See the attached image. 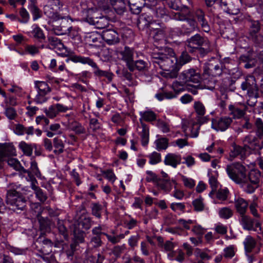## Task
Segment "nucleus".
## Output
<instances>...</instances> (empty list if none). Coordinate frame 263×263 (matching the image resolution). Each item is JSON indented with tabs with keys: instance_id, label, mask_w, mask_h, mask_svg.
<instances>
[{
	"instance_id": "nucleus-1",
	"label": "nucleus",
	"mask_w": 263,
	"mask_h": 263,
	"mask_svg": "<svg viewBox=\"0 0 263 263\" xmlns=\"http://www.w3.org/2000/svg\"><path fill=\"white\" fill-rule=\"evenodd\" d=\"M188 5L182 6V34L189 35L198 28V24L194 18L192 6L189 0Z\"/></svg>"
},
{
	"instance_id": "nucleus-2",
	"label": "nucleus",
	"mask_w": 263,
	"mask_h": 263,
	"mask_svg": "<svg viewBox=\"0 0 263 263\" xmlns=\"http://www.w3.org/2000/svg\"><path fill=\"white\" fill-rule=\"evenodd\" d=\"M82 8V12L85 21L89 24L94 25L98 29H104L109 25V20L103 16H101L97 9H86V5Z\"/></svg>"
},
{
	"instance_id": "nucleus-3",
	"label": "nucleus",
	"mask_w": 263,
	"mask_h": 263,
	"mask_svg": "<svg viewBox=\"0 0 263 263\" xmlns=\"http://www.w3.org/2000/svg\"><path fill=\"white\" fill-rule=\"evenodd\" d=\"M261 177H263V172L256 169L252 170L248 175H246V180H243L241 187L246 193L252 194L259 187Z\"/></svg>"
},
{
	"instance_id": "nucleus-4",
	"label": "nucleus",
	"mask_w": 263,
	"mask_h": 263,
	"mask_svg": "<svg viewBox=\"0 0 263 263\" xmlns=\"http://www.w3.org/2000/svg\"><path fill=\"white\" fill-rule=\"evenodd\" d=\"M240 87L243 91H246L248 96L251 99L247 101V103L250 106H254L256 102V99L258 97V90L255 77L253 76H249L246 77L245 80L241 84Z\"/></svg>"
},
{
	"instance_id": "nucleus-5",
	"label": "nucleus",
	"mask_w": 263,
	"mask_h": 263,
	"mask_svg": "<svg viewBox=\"0 0 263 263\" xmlns=\"http://www.w3.org/2000/svg\"><path fill=\"white\" fill-rule=\"evenodd\" d=\"M6 202L10 208L17 213L23 211L26 206V200L21 193L14 190L7 191Z\"/></svg>"
},
{
	"instance_id": "nucleus-6",
	"label": "nucleus",
	"mask_w": 263,
	"mask_h": 263,
	"mask_svg": "<svg viewBox=\"0 0 263 263\" xmlns=\"http://www.w3.org/2000/svg\"><path fill=\"white\" fill-rule=\"evenodd\" d=\"M226 171L229 177L241 186L243 180H246L247 169L239 162L227 165Z\"/></svg>"
},
{
	"instance_id": "nucleus-7",
	"label": "nucleus",
	"mask_w": 263,
	"mask_h": 263,
	"mask_svg": "<svg viewBox=\"0 0 263 263\" xmlns=\"http://www.w3.org/2000/svg\"><path fill=\"white\" fill-rule=\"evenodd\" d=\"M69 60L74 63H81L83 64H88L94 69L95 75L98 77H105L109 81H111L112 74L107 71L100 69L97 64L93 60L89 57H85L81 55H73L70 57Z\"/></svg>"
},
{
	"instance_id": "nucleus-8",
	"label": "nucleus",
	"mask_w": 263,
	"mask_h": 263,
	"mask_svg": "<svg viewBox=\"0 0 263 263\" xmlns=\"http://www.w3.org/2000/svg\"><path fill=\"white\" fill-rule=\"evenodd\" d=\"M62 6L59 0H49L47 4L44 7V12L48 17L52 19L53 21H59V17L65 12L61 13L62 11L60 9Z\"/></svg>"
},
{
	"instance_id": "nucleus-9",
	"label": "nucleus",
	"mask_w": 263,
	"mask_h": 263,
	"mask_svg": "<svg viewBox=\"0 0 263 263\" xmlns=\"http://www.w3.org/2000/svg\"><path fill=\"white\" fill-rule=\"evenodd\" d=\"M65 13L59 17V21L61 20V23L59 25H53V31L56 35H61L70 32L71 27L70 26L69 20L70 17L68 14V11L66 7L64 9Z\"/></svg>"
},
{
	"instance_id": "nucleus-10",
	"label": "nucleus",
	"mask_w": 263,
	"mask_h": 263,
	"mask_svg": "<svg viewBox=\"0 0 263 263\" xmlns=\"http://www.w3.org/2000/svg\"><path fill=\"white\" fill-rule=\"evenodd\" d=\"M223 64L215 58H212L203 66V73L213 77L220 76L222 72Z\"/></svg>"
},
{
	"instance_id": "nucleus-11",
	"label": "nucleus",
	"mask_w": 263,
	"mask_h": 263,
	"mask_svg": "<svg viewBox=\"0 0 263 263\" xmlns=\"http://www.w3.org/2000/svg\"><path fill=\"white\" fill-rule=\"evenodd\" d=\"M207 39L201 36L199 34H196L185 41V50L190 52H194L203 44L207 43Z\"/></svg>"
},
{
	"instance_id": "nucleus-12",
	"label": "nucleus",
	"mask_w": 263,
	"mask_h": 263,
	"mask_svg": "<svg viewBox=\"0 0 263 263\" xmlns=\"http://www.w3.org/2000/svg\"><path fill=\"white\" fill-rule=\"evenodd\" d=\"M199 127L198 124L191 119H184L182 121V132L186 137H197Z\"/></svg>"
},
{
	"instance_id": "nucleus-13",
	"label": "nucleus",
	"mask_w": 263,
	"mask_h": 263,
	"mask_svg": "<svg viewBox=\"0 0 263 263\" xmlns=\"http://www.w3.org/2000/svg\"><path fill=\"white\" fill-rule=\"evenodd\" d=\"M240 222L245 230L256 232H258V230L261 231L260 222L246 215L240 216Z\"/></svg>"
},
{
	"instance_id": "nucleus-14",
	"label": "nucleus",
	"mask_w": 263,
	"mask_h": 263,
	"mask_svg": "<svg viewBox=\"0 0 263 263\" xmlns=\"http://www.w3.org/2000/svg\"><path fill=\"white\" fill-rule=\"evenodd\" d=\"M243 147L246 152L248 150L258 151L261 149L263 146L259 144L258 139L251 135L246 136L243 141Z\"/></svg>"
},
{
	"instance_id": "nucleus-15",
	"label": "nucleus",
	"mask_w": 263,
	"mask_h": 263,
	"mask_svg": "<svg viewBox=\"0 0 263 263\" xmlns=\"http://www.w3.org/2000/svg\"><path fill=\"white\" fill-rule=\"evenodd\" d=\"M128 68L130 71L137 70L141 74L146 75L148 72L149 66L146 61L143 60H134L131 64L128 66Z\"/></svg>"
},
{
	"instance_id": "nucleus-16",
	"label": "nucleus",
	"mask_w": 263,
	"mask_h": 263,
	"mask_svg": "<svg viewBox=\"0 0 263 263\" xmlns=\"http://www.w3.org/2000/svg\"><path fill=\"white\" fill-rule=\"evenodd\" d=\"M172 88L175 92L174 94L172 92L158 93L155 95V97L160 101L164 99H171L176 98L181 91V83L177 81L173 82L172 84Z\"/></svg>"
},
{
	"instance_id": "nucleus-17",
	"label": "nucleus",
	"mask_w": 263,
	"mask_h": 263,
	"mask_svg": "<svg viewBox=\"0 0 263 263\" xmlns=\"http://www.w3.org/2000/svg\"><path fill=\"white\" fill-rule=\"evenodd\" d=\"M182 80H183L184 82L187 83L188 85L195 87V86L190 83H198L200 80V75L195 71V69H190L184 70L183 72H182Z\"/></svg>"
},
{
	"instance_id": "nucleus-18",
	"label": "nucleus",
	"mask_w": 263,
	"mask_h": 263,
	"mask_svg": "<svg viewBox=\"0 0 263 263\" xmlns=\"http://www.w3.org/2000/svg\"><path fill=\"white\" fill-rule=\"evenodd\" d=\"M153 58V62L158 64L164 70H167L166 67L171 63L174 62V60L163 53H154Z\"/></svg>"
},
{
	"instance_id": "nucleus-19",
	"label": "nucleus",
	"mask_w": 263,
	"mask_h": 263,
	"mask_svg": "<svg viewBox=\"0 0 263 263\" xmlns=\"http://www.w3.org/2000/svg\"><path fill=\"white\" fill-rule=\"evenodd\" d=\"M102 39L109 45H116L119 43L120 38L118 33L114 30H106L103 31Z\"/></svg>"
},
{
	"instance_id": "nucleus-20",
	"label": "nucleus",
	"mask_w": 263,
	"mask_h": 263,
	"mask_svg": "<svg viewBox=\"0 0 263 263\" xmlns=\"http://www.w3.org/2000/svg\"><path fill=\"white\" fill-rule=\"evenodd\" d=\"M220 6L221 8L228 13L232 15L239 14V9L236 4L232 0H220Z\"/></svg>"
},
{
	"instance_id": "nucleus-21",
	"label": "nucleus",
	"mask_w": 263,
	"mask_h": 263,
	"mask_svg": "<svg viewBox=\"0 0 263 263\" xmlns=\"http://www.w3.org/2000/svg\"><path fill=\"white\" fill-rule=\"evenodd\" d=\"M232 120L230 117H224L213 121L212 127L216 130L224 131L231 125Z\"/></svg>"
},
{
	"instance_id": "nucleus-22",
	"label": "nucleus",
	"mask_w": 263,
	"mask_h": 263,
	"mask_svg": "<svg viewBox=\"0 0 263 263\" xmlns=\"http://www.w3.org/2000/svg\"><path fill=\"white\" fill-rule=\"evenodd\" d=\"M250 35L252 40L256 43H259L262 40V37L258 35L260 29V25L258 21H251L250 22Z\"/></svg>"
},
{
	"instance_id": "nucleus-23",
	"label": "nucleus",
	"mask_w": 263,
	"mask_h": 263,
	"mask_svg": "<svg viewBox=\"0 0 263 263\" xmlns=\"http://www.w3.org/2000/svg\"><path fill=\"white\" fill-rule=\"evenodd\" d=\"M119 54L121 57V59L126 63V65L128 68L134 61V50L125 46L123 50L119 52Z\"/></svg>"
},
{
	"instance_id": "nucleus-24",
	"label": "nucleus",
	"mask_w": 263,
	"mask_h": 263,
	"mask_svg": "<svg viewBox=\"0 0 263 263\" xmlns=\"http://www.w3.org/2000/svg\"><path fill=\"white\" fill-rule=\"evenodd\" d=\"M15 155V149L13 146L0 145V168L2 167V162L5 160L6 157Z\"/></svg>"
},
{
	"instance_id": "nucleus-25",
	"label": "nucleus",
	"mask_w": 263,
	"mask_h": 263,
	"mask_svg": "<svg viewBox=\"0 0 263 263\" xmlns=\"http://www.w3.org/2000/svg\"><path fill=\"white\" fill-rule=\"evenodd\" d=\"M240 63H243V66L247 69L255 66L257 60L255 53H248L240 57Z\"/></svg>"
},
{
	"instance_id": "nucleus-26",
	"label": "nucleus",
	"mask_w": 263,
	"mask_h": 263,
	"mask_svg": "<svg viewBox=\"0 0 263 263\" xmlns=\"http://www.w3.org/2000/svg\"><path fill=\"white\" fill-rule=\"evenodd\" d=\"M229 114L233 116L234 119H240L244 116L247 109V106L243 105L240 107L236 105H230L229 106Z\"/></svg>"
},
{
	"instance_id": "nucleus-27",
	"label": "nucleus",
	"mask_w": 263,
	"mask_h": 263,
	"mask_svg": "<svg viewBox=\"0 0 263 263\" xmlns=\"http://www.w3.org/2000/svg\"><path fill=\"white\" fill-rule=\"evenodd\" d=\"M35 245L38 248L39 251L43 255H47L51 252V250H47L46 249V248H51L52 243L51 241L48 239L40 238V240L38 239L35 242Z\"/></svg>"
},
{
	"instance_id": "nucleus-28",
	"label": "nucleus",
	"mask_w": 263,
	"mask_h": 263,
	"mask_svg": "<svg viewBox=\"0 0 263 263\" xmlns=\"http://www.w3.org/2000/svg\"><path fill=\"white\" fill-rule=\"evenodd\" d=\"M181 157L179 154L168 153L164 157L163 162L166 165H170L174 168L180 164Z\"/></svg>"
},
{
	"instance_id": "nucleus-29",
	"label": "nucleus",
	"mask_w": 263,
	"mask_h": 263,
	"mask_svg": "<svg viewBox=\"0 0 263 263\" xmlns=\"http://www.w3.org/2000/svg\"><path fill=\"white\" fill-rule=\"evenodd\" d=\"M154 21L153 20L152 16L147 13L142 14L139 17L137 25L139 29H144L149 27L150 25L153 24Z\"/></svg>"
},
{
	"instance_id": "nucleus-30",
	"label": "nucleus",
	"mask_w": 263,
	"mask_h": 263,
	"mask_svg": "<svg viewBox=\"0 0 263 263\" xmlns=\"http://www.w3.org/2000/svg\"><path fill=\"white\" fill-rule=\"evenodd\" d=\"M248 205V202L242 198L239 197L235 199L234 206L237 212L240 215V216L245 215Z\"/></svg>"
},
{
	"instance_id": "nucleus-31",
	"label": "nucleus",
	"mask_w": 263,
	"mask_h": 263,
	"mask_svg": "<svg viewBox=\"0 0 263 263\" xmlns=\"http://www.w3.org/2000/svg\"><path fill=\"white\" fill-rule=\"evenodd\" d=\"M196 16L202 29L205 32H209L210 31V27L205 18L204 12L202 10L198 9L196 12Z\"/></svg>"
},
{
	"instance_id": "nucleus-32",
	"label": "nucleus",
	"mask_w": 263,
	"mask_h": 263,
	"mask_svg": "<svg viewBox=\"0 0 263 263\" xmlns=\"http://www.w3.org/2000/svg\"><path fill=\"white\" fill-rule=\"evenodd\" d=\"M32 30L28 32L27 34L30 36H32L37 39L39 42L45 39V35L43 30L36 24H34L32 27Z\"/></svg>"
},
{
	"instance_id": "nucleus-33",
	"label": "nucleus",
	"mask_w": 263,
	"mask_h": 263,
	"mask_svg": "<svg viewBox=\"0 0 263 263\" xmlns=\"http://www.w3.org/2000/svg\"><path fill=\"white\" fill-rule=\"evenodd\" d=\"M173 181H171L170 179H161L160 178L157 181L156 186L165 193H169L174 187Z\"/></svg>"
},
{
	"instance_id": "nucleus-34",
	"label": "nucleus",
	"mask_w": 263,
	"mask_h": 263,
	"mask_svg": "<svg viewBox=\"0 0 263 263\" xmlns=\"http://www.w3.org/2000/svg\"><path fill=\"white\" fill-rule=\"evenodd\" d=\"M110 5L115 11L119 15H122L126 10V4L124 0H110Z\"/></svg>"
},
{
	"instance_id": "nucleus-35",
	"label": "nucleus",
	"mask_w": 263,
	"mask_h": 263,
	"mask_svg": "<svg viewBox=\"0 0 263 263\" xmlns=\"http://www.w3.org/2000/svg\"><path fill=\"white\" fill-rule=\"evenodd\" d=\"M246 151L244 147H241L239 145H234L232 146V149L230 152V157L231 158H235L240 156V159H244L246 157Z\"/></svg>"
},
{
	"instance_id": "nucleus-36",
	"label": "nucleus",
	"mask_w": 263,
	"mask_h": 263,
	"mask_svg": "<svg viewBox=\"0 0 263 263\" xmlns=\"http://www.w3.org/2000/svg\"><path fill=\"white\" fill-rule=\"evenodd\" d=\"M28 9L32 15L34 21L40 18L42 16V11L38 8L34 1H30Z\"/></svg>"
},
{
	"instance_id": "nucleus-37",
	"label": "nucleus",
	"mask_w": 263,
	"mask_h": 263,
	"mask_svg": "<svg viewBox=\"0 0 263 263\" xmlns=\"http://www.w3.org/2000/svg\"><path fill=\"white\" fill-rule=\"evenodd\" d=\"M78 223L80 228L88 230L91 227V220L87 215L82 214L78 218Z\"/></svg>"
},
{
	"instance_id": "nucleus-38",
	"label": "nucleus",
	"mask_w": 263,
	"mask_h": 263,
	"mask_svg": "<svg viewBox=\"0 0 263 263\" xmlns=\"http://www.w3.org/2000/svg\"><path fill=\"white\" fill-rule=\"evenodd\" d=\"M210 250L208 249L201 250L198 248H196L195 251V255L197 259L199 258V260H202L203 262H205L206 260H209L211 259L212 257L209 254Z\"/></svg>"
},
{
	"instance_id": "nucleus-39",
	"label": "nucleus",
	"mask_w": 263,
	"mask_h": 263,
	"mask_svg": "<svg viewBox=\"0 0 263 263\" xmlns=\"http://www.w3.org/2000/svg\"><path fill=\"white\" fill-rule=\"evenodd\" d=\"M8 164L13 167L14 170L18 171H22L24 173L29 174V170L25 169L20 164V162L15 158H8L7 159Z\"/></svg>"
},
{
	"instance_id": "nucleus-40",
	"label": "nucleus",
	"mask_w": 263,
	"mask_h": 263,
	"mask_svg": "<svg viewBox=\"0 0 263 263\" xmlns=\"http://www.w3.org/2000/svg\"><path fill=\"white\" fill-rule=\"evenodd\" d=\"M256 242L251 236H247L243 241L245 249L247 253H250L255 247Z\"/></svg>"
},
{
	"instance_id": "nucleus-41",
	"label": "nucleus",
	"mask_w": 263,
	"mask_h": 263,
	"mask_svg": "<svg viewBox=\"0 0 263 263\" xmlns=\"http://www.w3.org/2000/svg\"><path fill=\"white\" fill-rule=\"evenodd\" d=\"M53 146L55 149L53 153L55 155H60L63 153L64 149V143L63 141L58 137H55L53 140Z\"/></svg>"
},
{
	"instance_id": "nucleus-42",
	"label": "nucleus",
	"mask_w": 263,
	"mask_h": 263,
	"mask_svg": "<svg viewBox=\"0 0 263 263\" xmlns=\"http://www.w3.org/2000/svg\"><path fill=\"white\" fill-rule=\"evenodd\" d=\"M48 42L49 45L51 46L53 48H58L60 50L64 48V45L62 43L61 40L57 37L49 36Z\"/></svg>"
},
{
	"instance_id": "nucleus-43",
	"label": "nucleus",
	"mask_w": 263,
	"mask_h": 263,
	"mask_svg": "<svg viewBox=\"0 0 263 263\" xmlns=\"http://www.w3.org/2000/svg\"><path fill=\"white\" fill-rule=\"evenodd\" d=\"M91 213L95 217L100 218L101 217V213L104 210V206L99 203H92L91 204Z\"/></svg>"
},
{
	"instance_id": "nucleus-44",
	"label": "nucleus",
	"mask_w": 263,
	"mask_h": 263,
	"mask_svg": "<svg viewBox=\"0 0 263 263\" xmlns=\"http://www.w3.org/2000/svg\"><path fill=\"white\" fill-rule=\"evenodd\" d=\"M35 87L37 89V92L42 94H47L51 91L47 83L44 81H36Z\"/></svg>"
},
{
	"instance_id": "nucleus-45",
	"label": "nucleus",
	"mask_w": 263,
	"mask_h": 263,
	"mask_svg": "<svg viewBox=\"0 0 263 263\" xmlns=\"http://www.w3.org/2000/svg\"><path fill=\"white\" fill-rule=\"evenodd\" d=\"M142 130L140 133L141 143L143 146L147 145L149 141V129L146 124L142 123Z\"/></svg>"
},
{
	"instance_id": "nucleus-46",
	"label": "nucleus",
	"mask_w": 263,
	"mask_h": 263,
	"mask_svg": "<svg viewBox=\"0 0 263 263\" xmlns=\"http://www.w3.org/2000/svg\"><path fill=\"white\" fill-rule=\"evenodd\" d=\"M32 188L34 190L36 197L40 201L43 203L47 200V196L42 189L35 185H32Z\"/></svg>"
},
{
	"instance_id": "nucleus-47",
	"label": "nucleus",
	"mask_w": 263,
	"mask_h": 263,
	"mask_svg": "<svg viewBox=\"0 0 263 263\" xmlns=\"http://www.w3.org/2000/svg\"><path fill=\"white\" fill-rule=\"evenodd\" d=\"M208 175L209 176V182L212 188V191L209 193V196L212 198H214L215 192L218 187V182L217 178L213 175H211L209 173L208 174Z\"/></svg>"
},
{
	"instance_id": "nucleus-48",
	"label": "nucleus",
	"mask_w": 263,
	"mask_h": 263,
	"mask_svg": "<svg viewBox=\"0 0 263 263\" xmlns=\"http://www.w3.org/2000/svg\"><path fill=\"white\" fill-rule=\"evenodd\" d=\"M40 228L42 231L47 232L50 230V221L48 218H44L37 214Z\"/></svg>"
},
{
	"instance_id": "nucleus-49",
	"label": "nucleus",
	"mask_w": 263,
	"mask_h": 263,
	"mask_svg": "<svg viewBox=\"0 0 263 263\" xmlns=\"http://www.w3.org/2000/svg\"><path fill=\"white\" fill-rule=\"evenodd\" d=\"M140 115L143 120L147 122L153 121L156 120V115L152 110L140 111Z\"/></svg>"
},
{
	"instance_id": "nucleus-50",
	"label": "nucleus",
	"mask_w": 263,
	"mask_h": 263,
	"mask_svg": "<svg viewBox=\"0 0 263 263\" xmlns=\"http://www.w3.org/2000/svg\"><path fill=\"white\" fill-rule=\"evenodd\" d=\"M206 44H203L201 46L198 48L195 51H197L202 57L207 54L211 51V47L209 41L208 40Z\"/></svg>"
},
{
	"instance_id": "nucleus-51",
	"label": "nucleus",
	"mask_w": 263,
	"mask_h": 263,
	"mask_svg": "<svg viewBox=\"0 0 263 263\" xmlns=\"http://www.w3.org/2000/svg\"><path fill=\"white\" fill-rule=\"evenodd\" d=\"M57 227L59 231V233L63 235L65 239H67L68 236V231L64 223V221L60 219H58L57 222Z\"/></svg>"
},
{
	"instance_id": "nucleus-52",
	"label": "nucleus",
	"mask_w": 263,
	"mask_h": 263,
	"mask_svg": "<svg viewBox=\"0 0 263 263\" xmlns=\"http://www.w3.org/2000/svg\"><path fill=\"white\" fill-rule=\"evenodd\" d=\"M218 214L221 218L228 219L233 215V211L228 207H224L219 209Z\"/></svg>"
},
{
	"instance_id": "nucleus-53",
	"label": "nucleus",
	"mask_w": 263,
	"mask_h": 263,
	"mask_svg": "<svg viewBox=\"0 0 263 263\" xmlns=\"http://www.w3.org/2000/svg\"><path fill=\"white\" fill-rule=\"evenodd\" d=\"M147 157L149 159V163L152 165H155L161 161V154L156 152H153Z\"/></svg>"
},
{
	"instance_id": "nucleus-54",
	"label": "nucleus",
	"mask_w": 263,
	"mask_h": 263,
	"mask_svg": "<svg viewBox=\"0 0 263 263\" xmlns=\"http://www.w3.org/2000/svg\"><path fill=\"white\" fill-rule=\"evenodd\" d=\"M229 191L227 189H220L215 192L214 197L218 200L224 201L227 199Z\"/></svg>"
},
{
	"instance_id": "nucleus-55",
	"label": "nucleus",
	"mask_w": 263,
	"mask_h": 263,
	"mask_svg": "<svg viewBox=\"0 0 263 263\" xmlns=\"http://www.w3.org/2000/svg\"><path fill=\"white\" fill-rule=\"evenodd\" d=\"M84 233L83 232H80L78 234H74V242L73 243H71L70 245V247L72 250L75 249L76 247L79 243H82L84 241Z\"/></svg>"
},
{
	"instance_id": "nucleus-56",
	"label": "nucleus",
	"mask_w": 263,
	"mask_h": 263,
	"mask_svg": "<svg viewBox=\"0 0 263 263\" xmlns=\"http://www.w3.org/2000/svg\"><path fill=\"white\" fill-rule=\"evenodd\" d=\"M19 147L26 155L28 156L32 155L33 149L30 145L24 141H22L19 144Z\"/></svg>"
},
{
	"instance_id": "nucleus-57",
	"label": "nucleus",
	"mask_w": 263,
	"mask_h": 263,
	"mask_svg": "<svg viewBox=\"0 0 263 263\" xmlns=\"http://www.w3.org/2000/svg\"><path fill=\"white\" fill-rule=\"evenodd\" d=\"M71 129L77 134H81L85 133V128L79 123L77 122H72L70 124Z\"/></svg>"
},
{
	"instance_id": "nucleus-58",
	"label": "nucleus",
	"mask_w": 263,
	"mask_h": 263,
	"mask_svg": "<svg viewBox=\"0 0 263 263\" xmlns=\"http://www.w3.org/2000/svg\"><path fill=\"white\" fill-rule=\"evenodd\" d=\"M156 149L158 151L165 149L168 146V140L166 138H162L156 140Z\"/></svg>"
},
{
	"instance_id": "nucleus-59",
	"label": "nucleus",
	"mask_w": 263,
	"mask_h": 263,
	"mask_svg": "<svg viewBox=\"0 0 263 263\" xmlns=\"http://www.w3.org/2000/svg\"><path fill=\"white\" fill-rule=\"evenodd\" d=\"M44 112L47 116L51 119L55 118L59 114L55 104L49 106L48 109H45Z\"/></svg>"
},
{
	"instance_id": "nucleus-60",
	"label": "nucleus",
	"mask_w": 263,
	"mask_h": 263,
	"mask_svg": "<svg viewBox=\"0 0 263 263\" xmlns=\"http://www.w3.org/2000/svg\"><path fill=\"white\" fill-rule=\"evenodd\" d=\"M101 124L96 118L89 119V128L93 132H95L99 130L101 128Z\"/></svg>"
},
{
	"instance_id": "nucleus-61",
	"label": "nucleus",
	"mask_w": 263,
	"mask_h": 263,
	"mask_svg": "<svg viewBox=\"0 0 263 263\" xmlns=\"http://www.w3.org/2000/svg\"><path fill=\"white\" fill-rule=\"evenodd\" d=\"M194 109L196 113L199 115L202 116L204 115L205 110L202 103L200 102H195L194 105Z\"/></svg>"
},
{
	"instance_id": "nucleus-62",
	"label": "nucleus",
	"mask_w": 263,
	"mask_h": 263,
	"mask_svg": "<svg viewBox=\"0 0 263 263\" xmlns=\"http://www.w3.org/2000/svg\"><path fill=\"white\" fill-rule=\"evenodd\" d=\"M179 2V0H176L174 2L172 3L171 4V8L176 11L177 12H174L175 14L174 15V18L177 20H181V11L179 10L180 6L177 5V2Z\"/></svg>"
},
{
	"instance_id": "nucleus-63",
	"label": "nucleus",
	"mask_w": 263,
	"mask_h": 263,
	"mask_svg": "<svg viewBox=\"0 0 263 263\" xmlns=\"http://www.w3.org/2000/svg\"><path fill=\"white\" fill-rule=\"evenodd\" d=\"M122 76L126 80L129 82V85H134L135 84L134 77L133 74L127 70H123L122 71Z\"/></svg>"
},
{
	"instance_id": "nucleus-64",
	"label": "nucleus",
	"mask_w": 263,
	"mask_h": 263,
	"mask_svg": "<svg viewBox=\"0 0 263 263\" xmlns=\"http://www.w3.org/2000/svg\"><path fill=\"white\" fill-rule=\"evenodd\" d=\"M256 124L257 128V134L260 139H263V123L260 119H258L256 121Z\"/></svg>"
}]
</instances>
